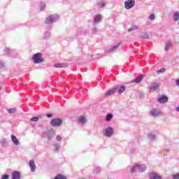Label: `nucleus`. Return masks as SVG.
Returning a JSON list of instances; mask_svg holds the SVG:
<instances>
[{
    "label": "nucleus",
    "mask_w": 179,
    "mask_h": 179,
    "mask_svg": "<svg viewBox=\"0 0 179 179\" xmlns=\"http://www.w3.org/2000/svg\"><path fill=\"white\" fill-rule=\"evenodd\" d=\"M0 90H1V87H0Z\"/></svg>",
    "instance_id": "obj_39"
},
{
    "label": "nucleus",
    "mask_w": 179,
    "mask_h": 179,
    "mask_svg": "<svg viewBox=\"0 0 179 179\" xmlns=\"http://www.w3.org/2000/svg\"><path fill=\"white\" fill-rule=\"evenodd\" d=\"M57 15H50L46 18L45 20V23L46 24H49V23H52V22H55L57 20Z\"/></svg>",
    "instance_id": "obj_5"
},
{
    "label": "nucleus",
    "mask_w": 179,
    "mask_h": 179,
    "mask_svg": "<svg viewBox=\"0 0 179 179\" xmlns=\"http://www.w3.org/2000/svg\"><path fill=\"white\" fill-rule=\"evenodd\" d=\"M1 179H9V175H3Z\"/></svg>",
    "instance_id": "obj_31"
},
{
    "label": "nucleus",
    "mask_w": 179,
    "mask_h": 179,
    "mask_svg": "<svg viewBox=\"0 0 179 179\" xmlns=\"http://www.w3.org/2000/svg\"><path fill=\"white\" fill-rule=\"evenodd\" d=\"M46 117H48V118H51V117H52V115H51V114H48V115H46Z\"/></svg>",
    "instance_id": "obj_36"
},
{
    "label": "nucleus",
    "mask_w": 179,
    "mask_h": 179,
    "mask_svg": "<svg viewBox=\"0 0 179 179\" xmlns=\"http://www.w3.org/2000/svg\"><path fill=\"white\" fill-rule=\"evenodd\" d=\"M176 111L179 113V106L176 107Z\"/></svg>",
    "instance_id": "obj_38"
},
{
    "label": "nucleus",
    "mask_w": 179,
    "mask_h": 179,
    "mask_svg": "<svg viewBox=\"0 0 179 179\" xmlns=\"http://www.w3.org/2000/svg\"><path fill=\"white\" fill-rule=\"evenodd\" d=\"M176 85H177V86H179V79L178 80H176Z\"/></svg>",
    "instance_id": "obj_37"
},
{
    "label": "nucleus",
    "mask_w": 179,
    "mask_h": 179,
    "mask_svg": "<svg viewBox=\"0 0 179 179\" xmlns=\"http://www.w3.org/2000/svg\"><path fill=\"white\" fill-rule=\"evenodd\" d=\"M8 112L12 114L13 113H16V108H12L10 110H8Z\"/></svg>",
    "instance_id": "obj_26"
},
{
    "label": "nucleus",
    "mask_w": 179,
    "mask_h": 179,
    "mask_svg": "<svg viewBox=\"0 0 179 179\" xmlns=\"http://www.w3.org/2000/svg\"><path fill=\"white\" fill-rule=\"evenodd\" d=\"M78 122H81V124H86L87 122L86 117L82 115L78 117Z\"/></svg>",
    "instance_id": "obj_14"
},
{
    "label": "nucleus",
    "mask_w": 179,
    "mask_h": 179,
    "mask_svg": "<svg viewBox=\"0 0 179 179\" xmlns=\"http://www.w3.org/2000/svg\"><path fill=\"white\" fill-rule=\"evenodd\" d=\"M55 148L56 150H58V149H59V146L58 145H55Z\"/></svg>",
    "instance_id": "obj_35"
},
{
    "label": "nucleus",
    "mask_w": 179,
    "mask_h": 179,
    "mask_svg": "<svg viewBox=\"0 0 179 179\" xmlns=\"http://www.w3.org/2000/svg\"><path fill=\"white\" fill-rule=\"evenodd\" d=\"M98 5L100 6V8H103V6L106 5V3H104V1H101V3H99Z\"/></svg>",
    "instance_id": "obj_32"
},
{
    "label": "nucleus",
    "mask_w": 179,
    "mask_h": 179,
    "mask_svg": "<svg viewBox=\"0 0 179 179\" xmlns=\"http://www.w3.org/2000/svg\"><path fill=\"white\" fill-rule=\"evenodd\" d=\"M150 114L152 115V117H159L162 113L157 110H152L150 111Z\"/></svg>",
    "instance_id": "obj_13"
},
{
    "label": "nucleus",
    "mask_w": 179,
    "mask_h": 179,
    "mask_svg": "<svg viewBox=\"0 0 179 179\" xmlns=\"http://www.w3.org/2000/svg\"><path fill=\"white\" fill-rule=\"evenodd\" d=\"M11 139L14 145H19V140H17V138H16V136H15L14 135H11Z\"/></svg>",
    "instance_id": "obj_16"
},
{
    "label": "nucleus",
    "mask_w": 179,
    "mask_h": 179,
    "mask_svg": "<svg viewBox=\"0 0 179 179\" xmlns=\"http://www.w3.org/2000/svg\"><path fill=\"white\" fill-rule=\"evenodd\" d=\"M173 19L176 22H177L179 20V12L176 11L174 14H173Z\"/></svg>",
    "instance_id": "obj_18"
},
{
    "label": "nucleus",
    "mask_w": 179,
    "mask_h": 179,
    "mask_svg": "<svg viewBox=\"0 0 179 179\" xmlns=\"http://www.w3.org/2000/svg\"><path fill=\"white\" fill-rule=\"evenodd\" d=\"M50 124L52 127H61V125H62V120L59 118H53Z\"/></svg>",
    "instance_id": "obj_2"
},
{
    "label": "nucleus",
    "mask_w": 179,
    "mask_h": 179,
    "mask_svg": "<svg viewBox=\"0 0 179 179\" xmlns=\"http://www.w3.org/2000/svg\"><path fill=\"white\" fill-rule=\"evenodd\" d=\"M134 30H138V26L133 25L129 29V31H134Z\"/></svg>",
    "instance_id": "obj_22"
},
{
    "label": "nucleus",
    "mask_w": 179,
    "mask_h": 179,
    "mask_svg": "<svg viewBox=\"0 0 179 179\" xmlns=\"http://www.w3.org/2000/svg\"><path fill=\"white\" fill-rule=\"evenodd\" d=\"M143 80V76L141 75L137 77L136 79L131 80V83H141Z\"/></svg>",
    "instance_id": "obj_10"
},
{
    "label": "nucleus",
    "mask_w": 179,
    "mask_h": 179,
    "mask_svg": "<svg viewBox=\"0 0 179 179\" xmlns=\"http://www.w3.org/2000/svg\"><path fill=\"white\" fill-rule=\"evenodd\" d=\"M166 71V69L164 68H162V69H160L159 70H157V73H163V72H164Z\"/></svg>",
    "instance_id": "obj_27"
},
{
    "label": "nucleus",
    "mask_w": 179,
    "mask_h": 179,
    "mask_svg": "<svg viewBox=\"0 0 179 179\" xmlns=\"http://www.w3.org/2000/svg\"><path fill=\"white\" fill-rule=\"evenodd\" d=\"M31 121L37 122V121H38V117H33L31 119Z\"/></svg>",
    "instance_id": "obj_30"
},
{
    "label": "nucleus",
    "mask_w": 179,
    "mask_h": 179,
    "mask_svg": "<svg viewBox=\"0 0 179 179\" xmlns=\"http://www.w3.org/2000/svg\"><path fill=\"white\" fill-rule=\"evenodd\" d=\"M170 48H171V43H166V46H165V50L166 51H169V50H170Z\"/></svg>",
    "instance_id": "obj_25"
},
{
    "label": "nucleus",
    "mask_w": 179,
    "mask_h": 179,
    "mask_svg": "<svg viewBox=\"0 0 179 179\" xmlns=\"http://www.w3.org/2000/svg\"><path fill=\"white\" fill-rule=\"evenodd\" d=\"M118 48V45L113 46L111 49H109L107 50V52H113L115 50H117Z\"/></svg>",
    "instance_id": "obj_23"
},
{
    "label": "nucleus",
    "mask_w": 179,
    "mask_h": 179,
    "mask_svg": "<svg viewBox=\"0 0 179 179\" xmlns=\"http://www.w3.org/2000/svg\"><path fill=\"white\" fill-rule=\"evenodd\" d=\"M117 91V87H113L110 90H108L104 93L105 97H108V96H111V94H114L115 92Z\"/></svg>",
    "instance_id": "obj_6"
},
{
    "label": "nucleus",
    "mask_w": 179,
    "mask_h": 179,
    "mask_svg": "<svg viewBox=\"0 0 179 179\" xmlns=\"http://www.w3.org/2000/svg\"><path fill=\"white\" fill-rule=\"evenodd\" d=\"M174 179H179V173L173 176Z\"/></svg>",
    "instance_id": "obj_33"
},
{
    "label": "nucleus",
    "mask_w": 179,
    "mask_h": 179,
    "mask_svg": "<svg viewBox=\"0 0 179 179\" xmlns=\"http://www.w3.org/2000/svg\"><path fill=\"white\" fill-rule=\"evenodd\" d=\"M12 179H20V173L17 172V171H15L13 173V178Z\"/></svg>",
    "instance_id": "obj_15"
},
{
    "label": "nucleus",
    "mask_w": 179,
    "mask_h": 179,
    "mask_svg": "<svg viewBox=\"0 0 179 179\" xmlns=\"http://www.w3.org/2000/svg\"><path fill=\"white\" fill-rule=\"evenodd\" d=\"M159 86H160V83H159L152 84L150 87V92L151 93H153V92H155V90H157V89H159Z\"/></svg>",
    "instance_id": "obj_7"
},
{
    "label": "nucleus",
    "mask_w": 179,
    "mask_h": 179,
    "mask_svg": "<svg viewBox=\"0 0 179 179\" xmlns=\"http://www.w3.org/2000/svg\"><path fill=\"white\" fill-rule=\"evenodd\" d=\"M150 179H162V176H159L157 173H155L154 172L150 174Z\"/></svg>",
    "instance_id": "obj_12"
},
{
    "label": "nucleus",
    "mask_w": 179,
    "mask_h": 179,
    "mask_svg": "<svg viewBox=\"0 0 179 179\" xmlns=\"http://www.w3.org/2000/svg\"><path fill=\"white\" fill-rule=\"evenodd\" d=\"M54 66L55 68H66V65L65 64H55Z\"/></svg>",
    "instance_id": "obj_17"
},
{
    "label": "nucleus",
    "mask_w": 179,
    "mask_h": 179,
    "mask_svg": "<svg viewBox=\"0 0 179 179\" xmlns=\"http://www.w3.org/2000/svg\"><path fill=\"white\" fill-rule=\"evenodd\" d=\"M54 179H66V177L62 174H57Z\"/></svg>",
    "instance_id": "obj_19"
},
{
    "label": "nucleus",
    "mask_w": 179,
    "mask_h": 179,
    "mask_svg": "<svg viewBox=\"0 0 179 179\" xmlns=\"http://www.w3.org/2000/svg\"><path fill=\"white\" fill-rule=\"evenodd\" d=\"M113 134H114V130L111 127H108L106 130V136L110 137L113 136Z\"/></svg>",
    "instance_id": "obj_9"
},
{
    "label": "nucleus",
    "mask_w": 179,
    "mask_h": 179,
    "mask_svg": "<svg viewBox=\"0 0 179 179\" xmlns=\"http://www.w3.org/2000/svg\"><path fill=\"white\" fill-rule=\"evenodd\" d=\"M135 170H138V171L142 173V171H145V170H146V166L145 165L136 164L131 170V173H134Z\"/></svg>",
    "instance_id": "obj_1"
},
{
    "label": "nucleus",
    "mask_w": 179,
    "mask_h": 179,
    "mask_svg": "<svg viewBox=\"0 0 179 179\" xmlns=\"http://www.w3.org/2000/svg\"><path fill=\"white\" fill-rule=\"evenodd\" d=\"M124 6L126 9H131L135 6V0H127L124 2Z\"/></svg>",
    "instance_id": "obj_4"
},
{
    "label": "nucleus",
    "mask_w": 179,
    "mask_h": 179,
    "mask_svg": "<svg viewBox=\"0 0 179 179\" xmlns=\"http://www.w3.org/2000/svg\"><path fill=\"white\" fill-rule=\"evenodd\" d=\"M149 19H150V20H155V14H151L149 16Z\"/></svg>",
    "instance_id": "obj_28"
},
{
    "label": "nucleus",
    "mask_w": 179,
    "mask_h": 179,
    "mask_svg": "<svg viewBox=\"0 0 179 179\" xmlns=\"http://www.w3.org/2000/svg\"><path fill=\"white\" fill-rule=\"evenodd\" d=\"M29 166L32 172L36 171V162H34V160L29 161Z\"/></svg>",
    "instance_id": "obj_11"
},
{
    "label": "nucleus",
    "mask_w": 179,
    "mask_h": 179,
    "mask_svg": "<svg viewBox=\"0 0 179 179\" xmlns=\"http://www.w3.org/2000/svg\"><path fill=\"white\" fill-rule=\"evenodd\" d=\"M94 20V22H100V20H101V15H95Z\"/></svg>",
    "instance_id": "obj_20"
},
{
    "label": "nucleus",
    "mask_w": 179,
    "mask_h": 179,
    "mask_svg": "<svg viewBox=\"0 0 179 179\" xmlns=\"http://www.w3.org/2000/svg\"><path fill=\"white\" fill-rule=\"evenodd\" d=\"M56 139H57V141H58L59 142H61V136H57Z\"/></svg>",
    "instance_id": "obj_34"
},
{
    "label": "nucleus",
    "mask_w": 179,
    "mask_h": 179,
    "mask_svg": "<svg viewBox=\"0 0 179 179\" xmlns=\"http://www.w3.org/2000/svg\"><path fill=\"white\" fill-rule=\"evenodd\" d=\"M142 38H149V35L148 34H144L141 36Z\"/></svg>",
    "instance_id": "obj_29"
},
{
    "label": "nucleus",
    "mask_w": 179,
    "mask_h": 179,
    "mask_svg": "<svg viewBox=\"0 0 179 179\" xmlns=\"http://www.w3.org/2000/svg\"><path fill=\"white\" fill-rule=\"evenodd\" d=\"M33 59H34L35 64H40V62H43V61H44L43 59V58H41V52H38V53L35 54L33 57Z\"/></svg>",
    "instance_id": "obj_3"
},
{
    "label": "nucleus",
    "mask_w": 179,
    "mask_h": 179,
    "mask_svg": "<svg viewBox=\"0 0 179 179\" xmlns=\"http://www.w3.org/2000/svg\"><path fill=\"white\" fill-rule=\"evenodd\" d=\"M125 92V86H122L120 87V88L119 89L117 93L119 94H121L122 92Z\"/></svg>",
    "instance_id": "obj_21"
},
{
    "label": "nucleus",
    "mask_w": 179,
    "mask_h": 179,
    "mask_svg": "<svg viewBox=\"0 0 179 179\" xmlns=\"http://www.w3.org/2000/svg\"><path fill=\"white\" fill-rule=\"evenodd\" d=\"M113 118V115L111 114H108L106 115V121L108 122V121H111V119Z\"/></svg>",
    "instance_id": "obj_24"
},
{
    "label": "nucleus",
    "mask_w": 179,
    "mask_h": 179,
    "mask_svg": "<svg viewBox=\"0 0 179 179\" xmlns=\"http://www.w3.org/2000/svg\"><path fill=\"white\" fill-rule=\"evenodd\" d=\"M158 101L160 103H167V101H169V97H167L166 95H161L158 99Z\"/></svg>",
    "instance_id": "obj_8"
}]
</instances>
